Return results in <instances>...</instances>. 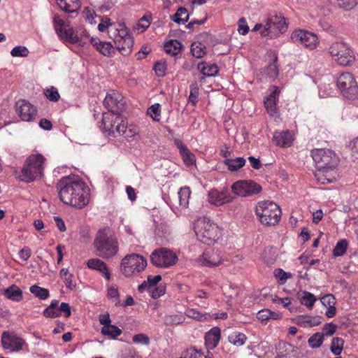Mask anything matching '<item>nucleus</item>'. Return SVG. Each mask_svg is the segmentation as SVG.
<instances>
[{
    "mask_svg": "<svg viewBox=\"0 0 358 358\" xmlns=\"http://www.w3.org/2000/svg\"><path fill=\"white\" fill-rule=\"evenodd\" d=\"M198 70L206 76H215L218 73V67L215 64L202 62L197 66Z\"/></svg>",
    "mask_w": 358,
    "mask_h": 358,
    "instance_id": "2f4dec72",
    "label": "nucleus"
},
{
    "mask_svg": "<svg viewBox=\"0 0 358 358\" xmlns=\"http://www.w3.org/2000/svg\"><path fill=\"white\" fill-rule=\"evenodd\" d=\"M331 3L336 5L345 10H351L358 3V0H329Z\"/></svg>",
    "mask_w": 358,
    "mask_h": 358,
    "instance_id": "4c0bfd02",
    "label": "nucleus"
},
{
    "mask_svg": "<svg viewBox=\"0 0 358 358\" xmlns=\"http://www.w3.org/2000/svg\"><path fill=\"white\" fill-rule=\"evenodd\" d=\"M189 19L187 10L184 7H180L173 15V20L177 23H185Z\"/></svg>",
    "mask_w": 358,
    "mask_h": 358,
    "instance_id": "49530a36",
    "label": "nucleus"
},
{
    "mask_svg": "<svg viewBox=\"0 0 358 358\" xmlns=\"http://www.w3.org/2000/svg\"><path fill=\"white\" fill-rule=\"evenodd\" d=\"M86 265L88 268L94 270L101 273V275L109 280L110 279V273L107 264L99 258H91L87 260Z\"/></svg>",
    "mask_w": 358,
    "mask_h": 358,
    "instance_id": "b1692460",
    "label": "nucleus"
},
{
    "mask_svg": "<svg viewBox=\"0 0 358 358\" xmlns=\"http://www.w3.org/2000/svg\"><path fill=\"white\" fill-rule=\"evenodd\" d=\"M117 28L115 26V24L111 22V20L108 17H101V22L98 24V29L101 32H104L108 30V34L110 35V31H114V29Z\"/></svg>",
    "mask_w": 358,
    "mask_h": 358,
    "instance_id": "a19ab883",
    "label": "nucleus"
},
{
    "mask_svg": "<svg viewBox=\"0 0 358 358\" xmlns=\"http://www.w3.org/2000/svg\"><path fill=\"white\" fill-rule=\"evenodd\" d=\"M101 333L110 338L115 339L121 335L122 330L115 325H108L102 327Z\"/></svg>",
    "mask_w": 358,
    "mask_h": 358,
    "instance_id": "e433bc0d",
    "label": "nucleus"
},
{
    "mask_svg": "<svg viewBox=\"0 0 358 358\" xmlns=\"http://www.w3.org/2000/svg\"><path fill=\"white\" fill-rule=\"evenodd\" d=\"M176 144L185 164L188 165L193 164L195 162L194 155L189 151L188 148L182 142L176 141Z\"/></svg>",
    "mask_w": 358,
    "mask_h": 358,
    "instance_id": "c756f323",
    "label": "nucleus"
},
{
    "mask_svg": "<svg viewBox=\"0 0 358 358\" xmlns=\"http://www.w3.org/2000/svg\"><path fill=\"white\" fill-rule=\"evenodd\" d=\"M96 50L106 57H110L115 52L113 45L109 42H101Z\"/></svg>",
    "mask_w": 358,
    "mask_h": 358,
    "instance_id": "09e8293b",
    "label": "nucleus"
},
{
    "mask_svg": "<svg viewBox=\"0 0 358 358\" xmlns=\"http://www.w3.org/2000/svg\"><path fill=\"white\" fill-rule=\"evenodd\" d=\"M348 243L345 239L339 241L333 250L334 257L343 256L347 250Z\"/></svg>",
    "mask_w": 358,
    "mask_h": 358,
    "instance_id": "8fccbe9b",
    "label": "nucleus"
},
{
    "mask_svg": "<svg viewBox=\"0 0 358 358\" xmlns=\"http://www.w3.org/2000/svg\"><path fill=\"white\" fill-rule=\"evenodd\" d=\"M57 189L59 199L64 204L82 209L90 202V188L78 178H62Z\"/></svg>",
    "mask_w": 358,
    "mask_h": 358,
    "instance_id": "f257e3e1",
    "label": "nucleus"
},
{
    "mask_svg": "<svg viewBox=\"0 0 358 358\" xmlns=\"http://www.w3.org/2000/svg\"><path fill=\"white\" fill-rule=\"evenodd\" d=\"M281 209L278 204L270 201H262L257 203L255 214L259 222L265 226L277 224L281 217Z\"/></svg>",
    "mask_w": 358,
    "mask_h": 358,
    "instance_id": "7ed1b4c3",
    "label": "nucleus"
},
{
    "mask_svg": "<svg viewBox=\"0 0 358 358\" xmlns=\"http://www.w3.org/2000/svg\"><path fill=\"white\" fill-rule=\"evenodd\" d=\"M177 261L176 253L166 248H157L150 255L151 263L159 268H169L176 264Z\"/></svg>",
    "mask_w": 358,
    "mask_h": 358,
    "instance_id": "9b49d317",
    "label": "nucleus"
},
{
    "mask_svg": "<svg viewBox=\"0 0 358 358\" xmlns=\"http://www.w3.org/2000/svg\"><path fill=\"white\" fill-rule=\"evenodd\" d=\"M29 290L35 296L41 300H45L50 296L48 289L39 287L36 285L31 286Z\"/></svg>",
    "mask_w": 358,
    "mask_h": 358,
    "instance_id": "79ce46f5",
    "label": "nucleus"
},
{
    "mask_svg": "<svg viewBox=\"0 0 358 358\" xmlns=\"http://www.w3.org/2000/svg\"><path fill=\"white\" fill-rule=\"evenodd\" d=\"M62 313H64L66 318L70 317L71 312L69 304L62 302L59 306V301L55 299L52 300L49 306L43 310V314L46 318H56L61 316Z\"/></svg>",
    "mask_w": 358,
    "mask_h": 358,
    "instance_id": "a211bd4d",
    "label": "nucleus"
},
{
    "mask_svg": "<svg viewBox=\"0 0 358 358\" xmlns=\"http://www.w3.org/2000/svg\"><path fill=\"white\" fill-rule=\"evenodd\" d=\"M52 23L57 34L61 33L62 30L66 28L65 21L58 14L54 15Z\"/></svg>",
    "mask_w": 358,
    "mask_h": 358,
    "instance_id": "6e6d98bb",
    "label": "nucleus"
},
{
    "mask_svg": "<svg viewBox=\"0 0 358 358\" xmlns=\"http://www.w3.org/2000/svg\"><path fill=\"white\" fill-rule=\"evenodd\" d=\"M274 276L279 280L280 284H284L292 275L291 273L285 272L282 268H277L274 271Z\"/></svg>",
    "mask_w": 358,
    "mask_h": 358,
    "instance_id": "13d9d810",
    "label": "nucleus"
},
{
    "mask_svg": "<svg viewBox=\"0 0 358 358\" xmlns=\"http://www.w3.org/2000/svg\"><path fill=\"white\" fill-rule=\"evenodd\" d=\"M13 57H27L29 55V50L25 46H15L10 52Z\"/></svg>",
    "mask_w": 358,
    "mask_h": 358,
    "instance_id": "052dcab7",
    "label": "nucleus"
},
{
    "mask_svg": "<svg viewBox=\"0 0 358 358\" xmlns=\"http://www.w3.org/2000/svg\"><path fill=\"white\" fill-rule=\"evenodd\" d=\"M153 299H158L165 293V287L163 285H157L153 287L148 285V290H147Z\"/></svg>",
    "mask_w": 358,
    "mask_h": 358,
    "instance_id": "603ef678",
    "label": "nucleus"
},
{
    "mask_svg": "<svg viewBox=\"0 0 358 358\" xmlns=\"http://www.w3.org/2000/svg\"><path fill=\"white\" fill-rule=\"evenodd\" d=\"M344 345V341L342 338L334 337L332 339L330 350L331 352L336 356L341 355Z\"/></svg>",
    "mask_w": 358,
    "mask_h": 358,
    "instance_id": "a18cd8bd",
    "label": "nucleus"
},
{
    "mask_svg": "<svg viewBox=\"0 0 358 358\" xmlns=\"http://www.w3.org/2000/svg\"><path fill=\"white\" fill-rule=\"evenodd\" d=\"M15 110L22 121L32 122L37 116L36 107L24 99H20L15 103Z\"/></svg>",
    "mask_w": 358,
    "mask_h": 358,
    "instance_id": "f3484780",
    "label": "nucleus"
},
{
    "mask_svg": "<svg viewBox=\"0 0 358 358\" xmlns=\"http://www.w3.org/2000/svg\"><path fill=\"white\" fill-rule=\"evenodd\" d=\"M224 164L231 171H238L245 164V159L243 157H237L236 159H226Z\"/></svg>",
    "mask_w": 358,
    "mask_h": 358,
    "instance_id": "ea45409f",
    "label": "nucleus"
},
{
    "mask_svg": "<svg viewBox=\"0 0 358 358\" xmlns=\"http://www.w3.org/2000/svg\"><path fill=\"white\" fill-rule=\"evenodd\" d=\"M103 103L108 109V112L120 114L124 109V103L122 101V96L115 91H112L106 94Z\"/></svg>",
    "mask_w": 358,
    "mask_h": 358,
    "instance_id": "aec40b11",
    "label": "nucleus"
},
{
    "mask_svg": "<svg viewBox=\"0 0 358 358\" xmlns=\"http://www.w3.org/2000/svg\"><path fill=\"white\" fill-rule=\"evenodd\" d=\"M44 94L47 99L52 102H57L60 99V95L58 92V90L53 86L45 90Z\"/></svg>",
    "mask_w": 358,
    "mask_h": 358,
    "instance_id": "864d4df0",
    "label": "nucleus"
},
{
    "mask_svg": "<svg viewBox=\"0 0 358 358\" xmlns=\"http://www.w3.org/2000/svg\"><path fill=\"white\" fill-rule=\"evenodd\" d=\"M238 33L241 35H246L249 31V27L244 17H241L238 20Z\"/></svg>",
    "mask_w": 358,
    "mask_h": 358,
    "instance_id": "69168bd1",
    "label": "nucleus"
},
{
    "mask_svg": "<svg viewBox=\"0 0 358 358\" xmlns=\"http://www.w3.org/2000/svg\"><path fill=\"white\" fill-rule=\"evenodd\" d=\"M221 338L220 329L217 327H213L205 335V345L208 349H214L219 343Z\"/></svg>",
    "mask_w": 358,
    "mask_h": 358,
    "instance_id": "cd10ccee",
    "label": "nucleus"
},
{
    "mask_svg": "<svg viewBox=\"0 0 358 358\" xmlns=\"http://www.w3.org/2000/svg\"><path fill=\"white\" fill-rule=\"evenodd\" d=\"M110 38H113L117 49L122 55H128L132 51L134 38L124 24H118L114 31L110 30Z\"/></svg>",
    "mask_w": 358,
    "mask_h": 358,
    "instance_id": "423d86ee",
    "label": "nucleus"
},
{
    "mask_svg": "<svg viewBox=\"0 0 358 358\" xmlns=\"http://www.w3.org/2000/svg\"><path fill=\"white\" fill-rule=\"evenodd\" d=\"M280 90L278 87L275 85H273L271 87V92L270 94L266 98L264 101V107L269 114V115L273 117L275 116L278 112V102L279 99Z\"/></svg>",
    "mask_w": 358,
    "mask_h": 358,
    "instance_id": "4be33fe9",
    "label": "nucleus"
},
{
    "mask_svg": "<svg viewBox=\"0 0 358 358\" xmlns=\"http://www.w3.org/2000/svg\"><path fill=\"white\" fill-rule=\"evenodd\" d=\"M5 296L14 301H20L22 299V292L16 285H12L5 291Z\"/></svg>",
    "mask_w": 358,
    "mask_h": 358,
    "instance_id": "473e14b6",
    "label": "nucleus"
},
{
    "mask_svg": "<svg viewBox=\"0 0 358 358\" xmlns=\"http://www.w3.org/2000/svg\"><path fill=\"white\" fill-rule=\"evenodd\" d=\"M293 322L303 328H311L320 324L322 323V317L319 315H301L296 316L293 320Z\"/></svg>",
    "mask_w": 358,
    "mask_h": 358,
    "instance_id": "a878e982",
    "label": "nucleus"
},
{
    "mask_svg": "<svg viewBox=\"0 0 358 358\" xmlns=\"http://www.w3.org/2000/svg\"><path fill=\"white\" fill-rule=\"evenodd\" d=\"M292 41L296 44L313 50L319 43L318 38L314 33L305 30H295L291 35Z\"/></svg>",
    "mask_w": 358,
    "mask_h": 358,
    "instance_id": "2eb2a0df",
    "label": "nucleus"
},
{
    "mask_svg": "<svg viewBox=\"0 0 358 358\" xmlns=\"http://www.w3.org/2000/svg\"><path fill=\"white\" fill-rule=\"evenodd\" d=\"M192 191L189 187L184 186L180 188L178 194L179 200V206L182 209L189 207V201L191 196Z\"/></svg>",
    "mask_w": 358,
    "mask_h": 358,
    "instance_id": "7c9ffc66",
    "label": "nucleus"
},
{
    "mask_svg": "<svg viewBox=\"0 0 358 358\" xmlns=\"http://www.w3.org/2000/svg\"><path fill=\"white\" fill-rule=\"evenodd\" d=\"M228 340L230 343L239 347L245 344L247 340V336L243 333L234 331L229 335Z\"/></svg>",
    "mask_w": 358,
    "mask_h": 358,
    "instance_id": "f704fd0d",
    "label": "nucleus"
},
{
    "mask_svg": "<svg viewBox=\"0 0 358 358\" xmlns=\"http://www.w3.org/2000/svg\"><path fill=\"white\" fill-rule=\"evenodd\" d=\"M278 57L274 56L272 62L268 64L266 71L267 76L272 79H275L278 75V69L277 66Z\"/></svg>",
    "mask_w": 358,
    "mask_h": 358,
    "instance_id": "3c124183",
    "label": "nucleus"
},
{
    "mask_svg": "<svg viewBox=\"0 0 358 358\" xmlns=\"http://www.w3.org/2000/svg\"><path fill=\"white\" fill-rule=\"evenodd\" d=\"M58 7L66 13H77L81 7L80 0H55Z\"/></svg>",
    "mask_w": 358,
    "mask_h": 358,
    "instance_id": "c85d7f7f",
    "label": "nucleus"
},
{
    "mask_svg": "<svg viewBox=\"0 0 358 358\" xmlns=\"http://www.w3.org/2000/svg\"><path fill=\"white\" fill-rule=\"evenodd\" d=\"M57 36L61 40L71 44H77L80 46H83L85 44V42L83 41L82 37H79L72 27L64 29L62 30L61 33L57 34Z\"/></svg>",
    "mask_w": 358,
    "mask_h": 358,
    "instance_id": "bb28decb",
    "label": "nucleus"
},
{
    "mask_svg": "<svg viewBox=\"0 0 358 358\" xmlns=\"http://www.w3.org/2000/svg\"><path fill=\"white\" fill-rule=\"evenodd\" d=\"M329 53L333 60L338 65H351L355 59V55L350 46L343 41H335L329 47Z\"/></svg>",
    "mask_w": 358,
    "mask_h": 358,
    "instance_id": "0eeeda50",
    "label": "nucleus"
},
{
    "mask_svg": "<svg viewBox=\"0 0 358 358\" xmlns=\"http://www.w3.org/2000/svg\"><path fill=\"white\" fill-rule=\"evenodd\" d=\"M321 303L322 305H324L325 307H330L331 306H335L336 303V298L334 296L331 294H328L324 296H323L320 299Z\"/></svg>",
    "mask_w": 358,
    "mask_h": 358,
    "instance_id": "0e129e2a",
    "label": "nucleus"
},
{
    "mask_svg": "<svg viewBox=\"0 0 358 358\" xmlns=\"http://www.w3.org/2000/svg\"><path fill=\"white\" fill-rule=\"evenodd\" d=\"M293 141V134L289 130L275 131L273 136V141L274 143L282 148L290 147Z\"/></svg>",
    "mask_w": 358,
    "mask_h": 358,
    "instance_id": "393cba45",
    "label": "nucleus"
},
{
    "mask_svg": "<svg viewBox=\"0 0 358 358\" xmlns=\"http://www.w3.org/2000/svg\"><path fill=\"white\" fill-rule=\"evenodd\" d=\"M147 115H149L153 121L159 122L161 120V105L157 103L150 106L147 110Z\"/></svg>",
    "mask_w": 358,
    "mask_h": 358,
    "instance_id": "c03bdc74",
    "label": "nucleus"
},
{
    "mask_svg": "<svg viewBox=\"0 0 358 358\" xmlns=\"http://www.w3.org/2000/svg\"><path fill=\"white\" fill-rule=\"evenodd\" d=\"M222 259L218 250L207 249L197 259V263L202 266L215 267L221 264Z\"/></svg>",
    "mask_w": 358,
    "mask_h": 358,
    "instance_id": "6ab92c4d",
    "label": "nucleus"
},
{
    "mask_svg": "<svg viewBox=\"0 0 358 358\" xmlns=\"http://www.w3.org/2000/svg\"><path fill=\"white\" fill-rule=\"evenodd\" d=\"M336 85L345 97L353 99L358 96V85L351 73H341L337 78Z\"/></svg>",
    "mask_w": 358,
    "mask_h": 358,
    "instance_id": "f8f14e48",
    "label": "nucleus"
},
{
    "mask_svg": "<svg viewBox=\"0 0 358 358\" xmlns=\"http://www.w3.org/2000/svg\"><path fill=\"white\" fill-rule=\"evenodd\" d=\"M45 157L41 154L28 157L22 169L20 179L25 182H31L41 178L43 174Z\"/></svg>",
    "mask_w": 358,
    "mask_h": 358,
    "instance_id": "20e7f679",
    "label": "nucleus"
},
{
    "mask_svg": "<svg viewBox=\"0 0 358 358\" xmlns=\"http://www.w3.org/2000/svg\"><path fill=\"white\" fill-rule=\"evenodd\" d=\"M155 73L159 77H163L166 74V63L164 61H159L155 63L154 66Z\"/></svg>",
    "mask_w": 358,
    "mask_h": 358,
    "instance_id": "680f3d73",
    "label": "nucleus"
},
{
    "mask_svg": "<svg viewBox=\"0 0 358 358\" xmlns=\"http://www.w3.org/2000/svg\"><path fill=\"white\" fill-rule=\"evenodd\" d=\"M195 232L198 239L204 244L210 245L219 238L220 229L209 218H199L196 222Z\"/></svg>",
    "mask_w": 358,
    "mask_h": 358,
    "instance_id": "39448f33",
    "label": "nucleus"
},
{
    "mask_svg": "<svg viewBox=\"0 0 358 358\" xmlns=\"http://www.w3.org/2000/svg\"><path fill=\"white\" fill-rule=\"evenodd\" d=\"M191 52L196 58H201L206 54L204 47L201 44L192 43L191 46Z\"/></svg>",
    "mask_w": 358,
    "mask_h": 358,
    "instance_id": "4d7b16f0",
    "label": "nucleus"
},
{
    "mask_svg": "<svg viewBox=\"0 0 358 358\" xmlns=\"http://www.w3.org/2000/svg\"><path fill=\"white\" fill-rule=\"evenodd\" d=\"M336 328L337 327L336 324H334L333 323H327L324 326L322 334H324V336H332L335 333Z\"/></svg>",
    "mask_w": 358,
    "mask_h": 358,
    "instance_id": "338daca9",
    "label": "nucleus"
},
{
    "mask_svg": "<svg viewBox=\"0 0 358 358\" xmlns=\"http://www.w3.org/2000/svg\"><path fill=\"white\" fill-rule=\"evenodd\" d=\"M182 43L178 40H171L164 45V50L166 53L176 56L180 53Z\"/></svg>",
    "mask_w": 358,
    "mask_h": 358,
    "instance_id": "72a5a7b5",
    "label": "nucleus"
},
{
    "mask_svg": "<svg viewBox=\"0 0 358 358\" xmlns=\"http://www.w3.org/2000/svg\"><path fill=\"white\" fill-rule=\"evenodd\" d=\"M198 96L199 89L197 87H192L188 99L189 103H192L193 106H196L198 102Z\"/></svg>",
    "mask_w": 358,
    "mask_h": 358,
    "instance_id": "774afa93",
    "label": "nucleus"
},
{
    "mask_svg": "<svg viewBox=\"0 0 358 358\" xmlns=\"http://www.w3.org/2000/svg\"><path fill=\"white\" fill-rule=\"evenodd\" d=\"M146 266L147 259L142 255L133 253L122 259L120 270L125 277H131L140 273Z\"/></svg>",
    "mask_w": 358,
    "mask_h": 358,
    "instance_id": "6e6552de",
    "label": "nucleus"
},
{
    "mask_svg": "<svg viewBox=\"0 0 358 358\" xmlns=\"http://www.w3.org/2000/svg\"><path fill=\"white\" fill-rule=\"evenodd\" d=\"M317 181L322 185L334 182L337 176V170L317 167L314 173Z\"/></svg>",
    "mask_w": 358,
    "mask_h": 358,
    "instance_id": "5701e85b",
    "label": "nucleus"
},
{
    "mask_svg": "<svg viewBox=\"0 0 358 358\" xmlns=\"http://www.w3.org/2000/svg\"><path fill=\"white\" fill-rule=\"evenodd\" d=\"M285 18L282 16L272 15L266 21L261 31L262 36L277 37L287 30Z\"/></svg>",
    "mask_w": 358,
    "mask_h": 358,
    "instance_id": "ddd939ff",
    "label": "nucleus"
},
{
    "mask_svg": "<svg viewBox=\"0 0 358 358\" xmlns=\"http://www.w3.org/2000/svg\"><path fill=\"white\" fill-rule=\"evenodd\" d=\"M96 255L103 259H110L117 253L119 243L109 229L99 230L94 240Z\"/></svg>",
    "mask_w": 358,
    "mask_h": 358,
    "instance_id": "f03ea898",
    "label": "nucleus"
},
{
    "mask_svg": "<svg viewBox=\"0 0 358 358\" xmlns=\"http://www.w3.org/2000/svg\"><path fill=\"white\" fill-rule=\"evenodd\" d=\"M1 344L5 350H8L10 352H19L22 349L25 341L15 332L5 331L1 334Z\"/></svg>",
    "mask_w": 358,
    "mask_h": 358,
    "instance_id": "dca6fc26",
    "label": "nucleus"
},
{
    "mask_svg": "<svg viewBox=\"0 0 358 358\" xmlns=\"http://www.w3.org/2000/svg\"><path fill=\"white\" fill-rule=\"evenodd\" d=\"M150 18L151 17L147 15H145L141 18H140L137 24L138 30H141V32L146 30L150 25Z\"/></svg>",
    "mask_w": 358,
    "mask_h": 358,
    "instance_id": "bf43d9fd",
    "label": "nucleus"
},
{
    "mask_svg": "<svg viewBox=\"0 0 358 358\" xmlns=\"http://www.w3.org/2000/svg\"><path fill=\"white\" fill-rule=\"evenodd\" d=\"M102 124L103 129L108 135L114 137L123 135L127 130V124L124 122L120 114L107 112L103 114Z\"/></svg>",
    "mask_w": 358,
    "mask_h": 358,
    "instance_id": "1a4fd4ad",
    "label": "nucleus"
},
{
    "mask_svg": "<svg viewBox=\"0 0 358 358\" xmlns=\"http://www.w3.org/2000/svg\"><path fill=\"white\" fill-rule=\"evenodd\" d=\"M132 341L136 344L148 345L150 344L149 337L144 334H136L133 336Z\"/></svg>",
    "mask_w": 358,
    "mask_h": 358,
    "instance_id": "e2e57ef3",
    "label": "nucleus"
},
{
    "mask_svg": "<svg viewBox=\"0 0 358 358\" xmlns=\"http://www.w3.org/2000/svg\"><path fill=\"white\" fill-rule=\"evenodd\" d=\"M311 156L317 167L336 170L339 159L332 150L314 149L311 151Z\"/></svg>",
    "mask_w": 358,
    "mask_h": 358,
    "instance_id": "9d476101",
    "label": "nucleus"
},
{
    "mask_svg": "<svg viewBox=\"0 0 358 358\" xmlns=\"http://www.w3.org/2000/svg\"><path fill=\"white\" fill-rule=\"evenodd\" d=\"M162 280V276L160 275H157L155 276L149 275L148 277V279L146 281H144L142 284H141L138 287V290L140 292H143L145 291L148 290V285H152L153 287H155L157 285L159 282Z\"/></svg>",
    "mask_w": 358,
    "mask_h": 358,
    "instance_id": "c9c22d12",
    "label": "nucleus"
},
{
    "mask_svg": "<svg viewBox=\"0 0 358 358\" xmlns=\"http://www.w3.org/2000/svg\"><path fill=\"white\" fill-rule=\"evenodd\" d=\"M231 190L236 195L248 196L259 193L262 187L253 180H238L232 185Z\"/></svg>",
    "mask_w": 358,
    "mask_h": 358,
    "instance_id": "4468645a",
    "label": "nucleus"
},
{
    "mask_svg": "<svg viewBox=\"0 0 358 358\" xmlns=\"http://www.w3.org/2000/svg\"><path fill=\"white\" fill-rule=\"evenodd\" d=\"M324 340V334L317 332L308 338V343L311 348H318L322 345Z\"/></svg>",
    "mask_w": 358,
    "mask_h": 358,
    "instance_id": "37998d69",
    "label": "nucleus"
},
{
    "mask_svg": "<svg viewBox=\"0 0 358 358\" xmlns=\"http://www.w3.org/2000/svg\"><path fill=\"white\" fill-rule=\"evenodd\" d=\"M61 278L63 279L64 282L66 287L72 289L74 287L73 284V275L70 273L66 268H62L60 271Z\"/></svg>",
    "mask_w": 358,
    "mask_h": 358,
    "instance_id": "5fc2aeb1",
    "label": "nucleus"
},
{
    "mask_svg": "<svg viewBox=\"0 0 358 358\" xmlns=\"http://www.w3.org/2000/svg\"><path fill=\"white\" fill-rule=\"evenodd\" d=\"M180 358H212L206 355L201 350L190 348L182 352Z\"/></svg>",
    "mask_w": 358,
    "mask_h": 358,
    "instance_id": "58836bf2",
    "label": "nucleus"
},
{
    "mask_svg": "<svg viewBox=\"0 0 358 358\" xmlns=\"http://www.w3.org/2000/svg\"><path fill=\"white\" fill-rule=\"evenodd\" d=\"M208 197V201L216 206L229 203L233 199L227 189H224L222 191L213 189L209 191Z\"/></svg>",
    "mask_w": 358,
    "mask_h": 358,
    "instance_id": "412c9836",
    "label": "nucleus"
},
{
    "mask_svg": "<svg viewBox=\"0 0 358 358\" xmlns=\"http://www.w3.org/2000/svg\"><path fill=\"white\" fill-rule=\"evenodd\" d=\"M316 301L315 296L306 291L303 292V296L300 299L301 303L308 308H312Z\"/></svg>",
    "mask_w": 358,
    "mask_h": 358,
    "instance_id": "de8ad7c7",
    "label": "nucleus"
}]
</instances>
